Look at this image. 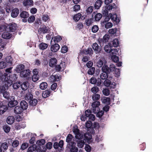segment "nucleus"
Wrapping results in <instances>:
<instances>
[{
    "label": "nucleus",
    "mask_w": 152,
    "mask_h": 152,
    "mask_svg": "<svg viewBox=\"0 0 152 152\" xmlns=\"http://www.w3.org/2000/svg\"><path fill=\"white\" fill-rule=\"evenodd\" d=\"M112 78V77L109 76L108 79L104 81V84L105 86H109L110 88H114L115 87L116 84L115 82H110V80H111Z\"/></svg>",
    "instance_id": "nucleus-1"
},
{
    "label": "nucleus",
    "mask_w": 152,
    "mask_h": 152,
    "mask_svg": "<svg viewBox=\"0 0 152 152\" xmlns=\"http://www.w3.org/2000/svg\"><path fill=\"white\" fill-rule=\"evenodd\" d=\"M100 105V102L99 101L94 102L92 103V110L94 113H96L99 110V106Z\"/></svg>",
    "instance_id": "nucleus-2"
},
{
    "label": "nucleus",
    "mask_w": 152,
    "mask_h": 152,
    "mask_svg": "<svg viewBox=\"0 0 152 152\" xmlns=\"http://www.w3.org/2000/svg\"><path fill=\"white\" fill-rule=\"evenodd\" d=\"M106 63V61L104 58L103 57H99L97 60L96 65L99 67H102Z\"/></svg>",
    "instance_id": "nucleus-3"
},
{
    "label": "nucleus",
    "mask_w": 152,
    "mask_h": 152,
    "mask_svg": "<svg viewBox=\"0 0 152 152\" xmlns=\"http://www.w3.org/2000/svg\"><path fill=\"white\" fill-rule=\"evenodd\" d=\"M31 71L29 69L24 70L21 72L20 76L21 77L29 78L30 77Z\"/></svg>",
    "instance_id": "nucleus-4"
},
{
    "label": "nucleus",
    "mask_w": 152,
    "mask_h": 152,
    "mask_svg": "<svg viewBox=\"0 0 152 152\" xmlns=\"http://www.w3.org/2000/svg\"><path fill=\"white\" fill-rule=\"evenodd\" d=\"M66 66V64L65 62H61L59 64H58L56 66V69L57 71H59L63 70Z\"/></svg>",
    "instance_id": "nucleus-5"
},
{
    "label": "nucleus",
    "mask_w": 152,
    "mask_h": 152,
    "mask_svg": "<svg viewBox=\"0 0 152 152\" xmlns=\"http://www.w3.org/2000/svg\"><path fill=\"white\" fill-rule=\"evenodd\" d=\"M111 58L114 62L117 63L116 65L117 66H121L122 63L121 62L118 61L119 58L118 56L115 55H113L112 56Z\"/></svg>",
    "instance_id": "nucleus-6"
},
{
    "label": "nucleus",
    "mask_w": 152,
    "mask_h": 152,
    "mask_svg": "<svg viewBox=\"0 0 152 152\" xmlns=\"http://www.w3.org/2000/svg\"><path fill=\"white\" fill-rule=\"evenodd\" d=\"M76 143L75 142H71L69 143V145L70 146L71 152H77L78 149L76 145Z\"/></svg>",
    "instance_id": "nucleus-7"
},
{
    "label": "nucleus",
    "mask_w": 152,
    "mask_h": 152,
    "mask_svg": "<svg viewBox=\"0 0 152 152\" xmlns=\"http://www.w3.org/2000/svg\"><path fill=\"white\" fill-rule=\"evenodd\" d=\"M109 16L113 21H115L117 23H118L120 21L119 19L117 17V15L115 14H112L111 13L109 14Z\"/></svg>",
    "instance_id": "nucleus-8"
},
{
    "label": "nucleus",
    "mask_w": 152,
    "mask_h": 152,
    "mask_svg": "<svg viewBox=\"0 0 152 152\" xmlns=\"http://www.w3.org/2000/svg\"><path fill=\"white\" fill-rule=\"evenodd\" d=\"M73 132L75 134V137L78 139V140H80L83 137L82 135L79 132L78 130L77 129H75V128L73 129Z\"/></svg>",
    "instance_id": "nucleus-9"
},
{
    "label": "nucleus",
    "mask_w": 152,
    "mask_h": 152,
    "mask_svg": "<svg viewBox=\"0 0 152 152\" xmlns=\"http://www.w3.org/2000/svg\"><path fill=\"white\" fill-rule=\"evenodd\" d=\"M57 62V60L56 58H51L49 61V66L52 67H56Z\"/></svg>",
    "instance_id": "nucleus-10"
},
{
    "label": "nucleus",
    "mask_w": 152,
    "mask_h": 152,
    "mask_svg": "<svg viewBox=\"0 0 152 152\" xmlns=\"http://www.w3.org/2000/svg\"><path fill=\"white\" fill-rule=\"evenodd\" d=\"M60 48L59 45L57 44H55L51 46V50L53 52H57Z\"/></svg>",
    "instance_id": "nucleus-11"
},
{
    "label": "nucleus",
    "mask_w": 152,
    "mask_h": 152,
    "mask_svg": "<svg viewBox=\"0 0 152 152\" xmlns=\"http://www.w3.org/2000/svg\"><path fill=\"white\" fill-rule=\"evenodd\" d=\"M48 31V28L46 27L45 26H41L39 29V31L40 33L45 34L47 33Z\"/></svg>",
    "instance_id": "nucleus-12"
},
{
    "label": "nucleus",
    "mask_w": 152,
    "mask_h": 152,
    "mask_svg": "<svg viewBox=\"0 0 152 152\" xmlns=\"http://www.w3.org/2000/svg\"><path fill=\"white\" fill-rule=\"evenodd\" d=\"M23 110L20 107L17 106L15 107L14 109V113L17 114H20L23 111Z\"/></svg>",
    "instance_id": "nucleus-13"
},
{
    "label": "nucleus",
    "mask_w": 152,
    "mask_h": 152,
    "mask_svg": "<svg viewBox=\"0 0 152 152\" xmlns=\"http://www.w3.org/2000/svg\"><path fill=\"white\" fill-rule=\"evenodd\" d=\"M23 4L25 6H32L33 4V1L32 0H25L23 1Z\"/></svg>",
    "instance_id": "nucleus-14"
},
{
    "label": "nucleus",
    "mask_w": 152,
    "mask_h": 152,
    "mask_svg": "<svg viewBox=\"0 0 152 152\" xmlns=\"http://www.w3.org/2000/svg\"><path fill=\"white\" fill-rule=\"evenodd\" d=\"M25 66L23 64L18 65L16 67L15 70L18 73H20L24 68Z\"/></svg>",
    "instance_id": "nucleus-15"
},
{
    "label": "nucleus",
    "mask_w": 152,
    "mask_h": 152,
    "mask_svg": "<svg viewBox=\"0 0 152 152\" xmlns=\"http://www.w3.org/2000/svg\"><path fill=\"white\" fill-rule=\"evenodd\" d=\"M11 34L7 31H5L2 34V37L4 39H9L11 38Z\"/></svg>",
    "instance_id": "nucleus-16"
},
{
    "label": "nucleus",
    "mask_w": 152,
    "mask_h": 152,
    "mask_svg": "<svg viewBox=\"0 0 152 152\" xmlns=\"http://www.w3.org/2000/svg\"><path fill=\"white\" fill-rule=\"evenodd\" d=\"M15 119L14 116H8L7 118L6 121L7 123L9 124H12L14 122Z\"/></svg>",
    "instance_id": "nucleus-17"
},
{
    "label": "nucleus",
    "mask_w": 152,
    "mask_h": 152,
    "mask_svg": "<svg viewBox=\"0 0 152 152\" xmlns=\"http://www.w3.org/2000/svg\"><path fill=\"white\" fill-rule=\"evenodd\" d=\"M19 13L18 9L17 8H15L12 12L11 16L13 18H15L19 14Z\"/></svg>",
    "instance_id": "nucleus-18"
},
{
    "label": "nucleus",
    "mask_w": 152,
    "mask_h": 152,
    "mask_svg": "<svg viewBox=\"0 0 152 152\" xmlns=\"http://www.w3.org/2000/svg\"><path fill=\"white\" fill-rule=\"evenodd\" d=\"M9 28L11 32H15L16 29V26L15 24L11 23L9 24Z\"/></svg>",
    "instance_id": "nucleus-19"
},
{
    "label": "nucleus",
    "mask_w": 152,
    "mask_h": 152,
    "mask_svg": "<svg viewBox=\"0 0 152 152\" xmlns=\"http://www.w3.org/2000/svg\"><path fill=\"white\" fill-rule=\"evenodd\" d=\"M92 48L95 51L98 53L100 52L101 50L100 48L98 46V45L96 43L93 44Z\"/></svg>",
    "instance_id": "nucleus-20"
},
{
    "label": "nucleus",
    "mask_w": 152,
    "mask_h": 152,
    "mask_svg": "<svg viewBox=\"0 0 152 152\" xmlns=\"http://www.w3.org/2000/svg\"><path fill=\"white\" fill-rule=\"evenodd\" d=\"M12 67H10L9 68L5 70L6 73L4 74V76L5 77H10V75L9 74L11 73L12 72Z\"/></svg>",
    "instance_id": "nucleus-21"
},
{
    "label": "nucleus",
    "mask_w": 152,
    "mask_h": 152,
    "mask_svg": "<svg viewBox=\"0 0 152 152\" xmlns=\"http://www.w3.org/2000/svg\"><path fill=\"white\" fill-rule=\"evenodd\" d=\"M20 104V107L21 108H22L23 110L27 109L28 107V104L25 101L23 100L21 101Z\"/></svg>",
    "instance_id": "nucleus-22"
},
{
    "label": "nucleus",
    "mask_w": 152,
    "mask_h": 152,
    "mask_svg": "<svg viewBox=\"0 0 152 152\" xmlns=\"http://www.w3.org/2000/svg\"><path fill=\"white\" fill-rule=\"evenodd\" d=\"M77 146L79 148H83L84 144V142L83 140H77Z\"/></svg>",
    "instance_id": "nucleus-23"
},
{
    "label": "nucleus",
    "mask_w": 152,
    "mask_h": 152,
    "mask_svg": "<svg viewBox=\"0 0 152 152\" xmlns=\"http://www.w3.org/2000/svg\"><path fill=\"white\" fill-rule=\"evenodd\" d=\"M4 81L7 82L8 86H11L13 82V81L10 79V77H5Z\"/></svg>",
    "instance_id": "nucleus-24"
},
{
    "label": "nucleus",
    "mask_w": 152,
    "mask_h": 152,
    "mask_svg": "<svg viewBox=\"0 0 152 152\" xmlns=\"http://www.w3.org/2000/svg\"><path fill=\"white\" fill-rule=\"evenodd\" d=\"M29 85V84L28 82H24L22 84H21L20 86L22 89L24 90H26Z\"/></svg>",
    "instance_id": "nucleus-25"
},
{
    "label": "nucleus",
    "mask_w": 152,
    "mask_h": 152,
    "mask_svg": "<svg viewBox=\"0 0 152 152\" xmlns=\"http://www.w3.org/2000/svg\"><path fill=\"white\" fill-rule=\"evenodd\" d=\"M13 59L12 57L10 56L6 57L5 58V61L8 63V64L11 65L13 63Z\"/></svg>",
    "instance_id": "nucleus-26"
},
{
    "label": "nucleus",
    "mask_w": 152,
    "mask_h": 152,
    "mask_svg": "<svg viewBox=\"0 0 152 152\" xmlns=\"http://www.w3.org/2000/svg\"><path fill=\"white\" fill-rule=\"evenodd\" d=\"M18 102L16 100L11 101L8 103V106L10 107H12L18 104Z\"/></svg>",
    "instance_id": "nucleus-27"
},
{
    "label": "nucleus",
    "mask_w": 152,
    "mask_h": 152,
    "mask_svg": "<svg viewBox=\"0 0 152 152\" xmlns=\"http://www.w3.org/2000/svg\"><path fill=\"white\" fill-rule=\"evenodd\" d=\"M50 94V91L48 90H46L43 91L42 94V96L44 98H46L49 96Z\"/></svg>",
    "instance_id": "nucleus-28"
},
{
    "label": "nucleus",
    "mask_w": 152,
    "mask_h": 152,
    "mask_svg": "<svg viewBox=\"0 0 152 152\" xmlns=\"http://www.w3.org/2000/svg\"><path fill=\"white\" fill-rule=\"evenodd\" d=\"M7 109L6 106L3 105V104L1 106H0V115L2 114L5 112Z\"/></svg>",
    "instance_id": "nucleus-29"
},
{
    "label": "nucleus",
    "mask_w": 152,
    "mask_h": 152,
    "mask_svg": "<svg viewBox=\"0 0 152 152\" xmlns=\"http://www.w3.org/2000/svg\"><path fill=\"white\" fill-rule=\"evenodd\" d=\"M100 78L102 80H105L108 78L107 72H103L100 75Z\"/></svg>",
    "instance_id": "nucleus-30"
},
{
    "label": "nucleus",
    "mask_w": 152,
    "mask_h": 152,
    "mask_svg": "<svg viewBox=\"0 0 152 152\" xmlns=\"http://www.w3.org/2000/svg\"><path fill=\"white\" fill-rule=\"evenodd\" d=\"M26 136L27 137H29L30 136L31 137V139L30 140L29 142L31 144H33L35 141V138L34 136H32V134L29 132L26 134Z\"/></svg>",
    "instance_id": "nucleus-31"
},
{
    "label": "nucleus",
    "mask_w": 152,
    "mask_h": 152,
    "mask_svg": "<svg viewBox=\"0 0 152 152\" xmlns=\"http://www.w3.org/2000/svg\"><path fill=\"white\" fill-rule=\"evenodd\" d=\"M102 1L100 0H98L97 1L95 4L94 7L97 9H99L101 6L102 5Z\"/></svg>",
    "instance_id": "nucleus-32"
},
{
    "label": "nucleus",
    "mask_w": 152,
    "mask_h": 152,
    "mask_svg": "<svg viewBox=\"0 0 152 152\" xmlns=\"http://www.w3.org/2000/svg\"><path fill=\"white\" fill-rule=\"evenodd\" d=\"M1 93H3V96L5 98L8 99L9 98V93L7 91H4V90H2Z\"/></svg>",
    "instance_id": "nucleus-33"
},
{
    "label": "nucleus",
    "mask_w": 152,
    "mask_h": 152,
    "mask_svg": "<svg viewBox=\"0 0 152 152\" xmlns=\"http://www.w3.org/2000/svg\"><path fill=\"white\" fill-rule=\"evenodd\" d=\"M48 47V45L44 43H41L39 45V47L40 49L41 50H44L47 48Z\"/></svg>",
    "instance_id": "nucleus-34"
},
{
    "label": "nucleus",
    "mask_w": 152,
    "mask_h": 152,
    "mask_svg": "<svg viewBox=\"0 0 152 152\" xmlns=\"http://www.w3.org/2000/svg\"><path fill=\"white\" fill-rule=\"evenodd\" d=\"M104 50L107 53H110L111 52L112 49L111 47L109 44L105 45L104 47Z\"/></svg>",
    "instance_id": "nucleus-35"
},
{
    "label": "nucleus",
    "mask_w": 152,
    "mask_h": 152,
    "mask_svg": "<svg viewBox=\"0 0 152 152\" xmlns=\"http://www.w3.org/2000/svg\"><path fill=\"white\" fill-rule=\"evenodd\" d=\"M37 148V145H33L30 146L28 149V152H32L35 150Z\"/></svg>",
    "instance_id": "nucleus-36"
},
{
    "label": "nucleus",
    "mask_w": 152,
    "mask_h": 152,
    "mask_svg": "<svg viewBox=\"0 0 152 152\" xmlns=\"http://www.w3.org/2000/svg\"><path fill=\"white\" fill-rule=\"evenodd\" d=\"M62 39V38L61 36L58 35L53 37L52 39V40H53L55 42H58L60 41Z\"/></svg>",
    "instance_id": "nucleus-37"
},
{
    "label": "nucleus",
    "mask_w": 152,
    "mask_h": 152,
    "mask_svg": "<svg viewBox=\"0 0 152 152\" xmlns=\"http://www.w3.org/2000/svg\"><path fill=\"white\" fill-rule=\"evenodd\" d=\"M21 84L19 82L15 83L12 84V87L14 89H16L19 88Z\"/></svg>",
    "instance_id": "nucleus-38"
},
{
    "label": "nucleus",
    "mask_w": 152,
    "mask_h": 152,
    "mask_svg": "<svg viewBox=\"0 0 152 152\" xmlns=\"http://www.w3.org/2000/svg\"><path fill=\"white\" fill-rule=\"evenodd\" d=\"M84 136L85 139L88 141L90 140L91 139L92 137L91 134L89 133H86L84 134Z\"/></svg>",
    "instance_id": "nucleus-39"
},
{
    "label": "nucleus",
    "mask_w": 152,
    "mask_h": 152,
    "mask_svg": "<svg viewBox=\"0 0 152 152\" xmlns=\"http://www.w3.org/2000/svg\"><path fill=\"white\" fill-rule=\"evenodd\" d=\"M112 42L114 47H116L118 46L119 44V41L118 39L117 38L115 39Z\"/></svg>",
    "instance_id": "nucleus-40"
},
{
    "label": "nucleus",
    "mask_w": 152,
    "mask_h": 152,
    "mask_svg": "<svg viewBox=\"0 0 152 152\" xmlns=\"http://www.w3.org/2000/svg\"><path fill=\"white\" fill-rule=\"evenodd\" d=\"M102 17V15L100 13H98L95 15L94 16L95 20L96 21H99Z\"/></svg>",
    "instance_id": "nucleus-41"
},
{
    "label": "nucleus",
    "mask_w": 152,
    "mask_h": 152,
    "mask_svg": "<svg viewBox=\"0 0 152 152\" xmlns=\"http://www.w3.org/2000/svg\"><path fill=\"white\" fill-rule=\"evenodd\" d=\"M28 12L26 11H23L21 13L20 16L22 18H26L28 17Z\"/></svg>",
    "instance_id": "nucleus-42"
},
{
    "label": "nucleus",
    "mask_w": 152,
    "mask_h": 152,
    "mask_svg": "<svg viewBox=\"0 0 152 152\" xmlns=\"http://www.w3.org/2000/svg\"><path fill=\"white\" fill-rule=\"evenodd\" d=\"M47 84L46 82H42L40 85V88L42 90L45 89L47 87Z\"/></svg>",
    "instance_id": "nucleus-43"
},
{
    "label": "nucleus",
    "mask_w": 152,
    "mask_h": 152,
    "mask_svg": "<svg viewBox=\"0 0 152 152\" xmlns=\"http://www.w3.org/2000/svg\"><path fill=\"white\" fill-rule=\"evenodd\" d=\"M37 100L36 99H33L29 101V102L31 105L32 106L36 105L37 103Z\"/></svg>",
    "instance_id": "nucleus-44"
},
{
    "label": "nucleus",
    "mask_w": 152,
    "mask_h": 152,
    "mask_svg": "<svg viewBox=\"0 0 152 152\" xmlns=\"http://www.w3.org/2000/svg\"><path fill=\"white\" fill-rule=\"evenodd\" d=\"M102 72H108L109 71V67L106 65V64L104 65L102 68Z\"/></svg>",
    "instance_id": "nucleus-45"
},
{
    "label": "nucleus",
    "mask_w": 152,
    "mask_h": 152,
    "mask_svg": "<svg viewBox=\"0 0 152 152\" xmlns=\"http://www.w3.org/2000/svg\"><path fill=\"white\" fill-rule=\"evenodd\" d=\"M8 148L7 144V142H5L2 143L0 149L2 151L3 149L6 150Z\"/></svg>",
    "instance_id": "nucleus-46"
},
{
    "label": "nucleus",
    "mask_w": 152,
    "mask_h": 152,
    "mask_svg": "<svg viewBox=\"0 0 152 152\" xmlns=\"http://www.w3.org/2000/svg\"><path fill=\"white\" fill-rule=\"evenodd\" d=\"M110 38L109 35L108 34H105L103 37V42L106 43L108 42Z\"/></svg>",
    "instance_id": "nucleus-47"
},
{
    "label": "nucleus",
    "mask_w": 152,
    "mask_h": 152,
    "mask_svg": "<svg viewBox=\"0 0 152 152\" xmlns=\"http://www.w3.org/2000/svg\"><path fill=\"white\" fill-rule=\"evenodd\" d=\"M100 98V95L98 94H94L92 96V99L94 101L97 100Z\"/></svg>",
    "instance_id": "nucleus-48"
},
{
    "label": "nucleus",
    "mask_w": 152,
    "mask_h": 152,
    "mask_svg": "<svg viewBox=\"0 0 152 152\" xmlns=\"http://www.w3.org/2000/svg\"><path fill=\"white\" fill-rule=\"evenodd\" d=\"M117 30L116 28H112L109 30L108 32L111 35L114 36Z\"/></svg>",
    "instance_id": "nucleus-49"
},
{
    "label": "nucleus",
    "mask_w": 152,
    "mask_h": 152,
    "mask_svg": "<svg viewBox=\"0 0 152 152\" xmlns=\"http://www.w3.org/2000/svg\"><path fill=\"white\" fill-rule=\"evenodd\" d=\"M81 16V14L80 13H79L74 16L73 19L75 21H78L79 20Z\"/></svg>",
    "instance_id": "nucleus-50"
},
{
    "label": "nucleus",
    "mask_w": 152,
    "mask_h": 152,
    "mask_svg": "<svg viewBox=\"0 0 152 152\" xmlns=\"http://www.w3.org/2000/svg\"><path fill=\"white\" fill-rule=\"evenodd\" d=\"M73 138L72 135L71 134H69L66 137V141L67 142L69 143H71L70 142L72 140V138Z\"/></svg>",
    "instance_id": "nucleus-51"
},
{
    "label": "nucleus",
    "mask_w": 152,
    "mask_h": 152,
    "mask_svg": "<svg viewBox=\"0 0 152 152\" xmlns=\"http://www.w3.org/2000/svg\"><path fill=\"white\" fill-rule=\"evenodd\" d=\"M45 140L44 139H41L40 140L37 141L36 144L38 145H42L45 143Z\"/></svg>",
    "instance_id": "nucleus-52"
},
{
    "label": "nucleus",
    "mask_w": 152,
    "mask_h": 152,
    "mask_svg": "<svg viewBox=\"0 0 152 152\" xmlns=\"http://www.w3.org/2000/svg\"><path fill=\"white\" fill-rule=\"evenodd\" d=\"M99 88L96 86L92 88L91 89V91L93 93L96 94L99 91Z\"/></svg>",
    "instance_id": "nucleus-53"
},
{
    "label": "nucleus",
    "mask_w": 152,
    "mask_h": 152,
    "mask_svg": "<svg viewBox=\"0 0 152 152\" xmlns=\"http://www.w3.org/2000/svg\"><path fill=\"white\" fill-rule=\"evenodd\" d=\"M102 101L103 103L109 104L110 102V99L108 97H104L102 99Z\"/></svg>",
    "instance_id": "nucleus-54"
},
{
    "label": "nucleus",
    "mask_w": 152,
    "mask_h": 152,
    "mask_svg": "<svg viewBox=\"0 0 152 152\" xmlns=\"http://www.w3.org/2000/svg\"><path fill=\"white\" fill-rule=\"evenodd\" d=\"M98 26L97 25H94L92 27L91 30L93 33L96 32L99 30Z\"/></svg>",
    "instance_id": "nucleus-55"
},
{
    "label": "nucleus",
    "mask_w": 152,
    "mask_h": 152,
    "mask_svg": "<svg viewBox=\"0 0 152 152\" xmlns=\"http://www.w3.org/2000/svg\"><path fill=\"white\" fill-rule=\"evenodd\" d=\"M3 129L4 131L7 133H8L10 129V128L9 126L7 125H5L3 127Z\"/></svg>",
    "instance_id": "nucleus-56"
},
{
    "label": "nucleus",
    "mask_w": 152,
    "mask_h": 152,
    "mask_svg": "<svg viewBox=\"0 0 152 152\" xmlns=\"http://www.w3.org/2000/svg\"><path fill=\"white\" fill-rule=\"evenodd\" d=\"M86 24L88 26L91 24L92 23V20L91 18L86 19L85 21Z\"/></svg>",
    "instance_id": "nucleus-57"
},
{
    "label": "nucleus",
    "mask_w": 152,
    "mask_h": 152,
    "mask_svg": "<svg viewBox=\"0 0 152 152\" xmlns=\"http://www.w3.org/2000/svg\"><path fill=\"white\" fill-rule=\"evenodd\" d=\"M95 70V68L94 67H92L89 69L88 72V73L89 75H93L94 73Z\"/></svg>",
    "instance_id": "nucleus-58"
},
{
    "label": "nucleus",
    "mask_w": 152,
    "mask_h": 152,
    "mask_svg": "<svg viewBox=\"0 0 152 152\" xmlns=\"http://www.w3.org/2000/svg\"><path fill=\"white\" fill-rule=\"evenodd\" d=\"M50 77L53 80V81H58L59 80L58 76L57 75H52Z\"/></svg>",
    "instance_id": "nucleus-59"
},
{
    "label": "nucleus",
    "mask_w": 152,
    "mask_h": 152,
    "mask_svg": "<svg viewBox=\"0 0 152 152\" xmlns=\"http://www.w3.org/2000/svg\"><path fill=\"white\" fill-rule=\"evenodd\" d=\"M68 51V48L66 46H63L61 49V52L62 53H65Z\"/></svg>",
    "instance_id": "nucleus-60"
},
{
    "label": "nucleus",
    "mask_w": 152,
    "mask_h": 152,
    "mask_svg": "<svg viewBox=\"0 0 152 152\" xmlns=\"http://www.w3.org/2000/svg\"><path fill=\"white\" fill-rule=\"evenodd\" d=\"M103 94L105 96H107L110 94V91L107 89H104L102 91Z\"/></svg>",
    "instance_id": "nucleus-61"
},
{
    "label": "nucleus",
    "mask_w": 152,
    "mask_h": 152,
    "mask_svg": "<svg viewBox=\"0 0 152 152\" xmlns=\"http://www.w3.org/2000/svg\"><path fill=\"white\" fill-rule=\"evenodd\" d=\"M6 66V63L4 61L0 62V69H3Z\"/></svg>",
    "instance_id": "nucleus-62"
},
{
    "label": "nucleus",
    "mask_w": 152,
    "mask_h": 152,
    "mask_svg": "<svg viewBox=\"0 0 152 152\" xmlns=\"http://www.w3.org/2000/svg\"><path fill=\"white\" fill-rule=\"evenodd\" d=\"M35 17L34 16H31L28 18V21L29 23L33 22L35 20Z\"/></svg>",
    "instance_id": "nucleus-63"
},
{
    "label": "nucleus",
    "mask_w": 152,
    "mask_h": 152,
    "mask_svg": "<svg viewBox=\"0 0 152 152\" xmlns=\"http://www.w3.org/2000/svg\"><path fill=\"white\" fill-rule=\"evenodd\" d=\"M10 79L12 81H15L18 78V76L16 74H14L11 76V77H10Z\"/></svg>",
    "instance_id": "nucleus-64"
}]
</instances>
